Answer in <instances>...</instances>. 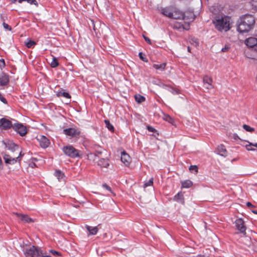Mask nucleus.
Wrapping results in <instances>:
<instances>
[{
    "label": "nucleus",
    "instance_id": "nucleus-1",
    "mask_svg": "<svg viewBox=\"0 0 257 257\" xmlns=\"http://www.w3.org/2000/svg\"><path fill=\"white\" fill-rule=\"evenodd\" d=\"M254 23L255 19L252 15H245L239 19L237 29L240 33L247 32L253 28Z\"/></svg>",
    "mask_w": 257,
    "mask_h": 257
},
{
    "label": "nucleus",
    "instance_id": "nucleus-2",
    "mask_svg": "<svg viewBox=\"0 0 257 257\" xmlns=\"http://www.w3.org/2000/svg\"><path fill=\"white\" fill-rule=\"evenodd\" d=\"M215 28L219 32H227L231 28L230 17L226 16H216L212 20Z\"/></svg>",
    "mask_w": 257,
    "mask_h": 257
},
{
    "label": "nucleus",
    "instance_id": "nucleus-3",
    "mask_svg": "<svg viewBox=\"0 0 257 257\" xmlns=\"http://www.w3.org/2000/svg\"><path fill=\"white\" fill-rule=\"evenodd\" d=\"M62 151L65 155L71 158H82L81 151L76 149L72 145L64 146Z\"/></svg>",
    "mask_w": 257,
    "mask_h": 257
},
{
    "label": "nucleus",
    "instance_id": "nucleus-4",
    "mask_svg": "<svg viewBox=\"0 0 257 257\" xmlns=\"http://www.w3.org/2000/svg\"><path fill=\"white\" fill-rule=\"evenodd\" d=\"M24 154H22V152H19L18 157H13L9 154H5L3 156L5 163L10 165H14L17 162H20L21 159V157L23 156Z\"/></svg>",
    "mask_w": 257,
    "mask_h": 257
},
{
    "label": "nucleus",
    "instance_id": "nucleus-5",
    "mask_svg": "<svg viewBox=\"0 0 257 257\" xmlns=\"http://www.w3.org/2000/svg\"><path fill=\"white\" fill-rule=\"evenodd\" d=\"M25 254L28 257H38L42 254V252L40 248L33 245L26 249Z\"/></svg>",
    "mask_w": 257,
    "mask_h": 257
},
{
    "label": "nucleus",
    "instance_id": "nucleus-6",
    "mask_svg": "<svg viewBox=\"0 0 257 257\" xmlns=\"http://www.w3.org/2000/svg\"><path fill=\"white\" fill-rule=\"evenodd\" d=\"M12 127L21 136H24L27 134L26 127L21 123H14Z\"/></svg>",
    "mask_w": 257,
    "mask_h": 257
},
{
    "label": "nucleus",
    "instance_id": "nucleus-7",
    "mask_svg": "<svg viewBox=\"0 0 257 257\" xmlns=\"http://www.w3.org/2000/svg\"><path fill=\"white\" fill-rule=\"evenodd\" d=\"M63 134L71 138L76 137L80 134V132L75 128H68L63 130Z\"/></svg>",
    "mask_w": 257,
    "mask_h": 257
},
{
    "label": "nucleus",
    "instance_id": "nucleus-8",
    "mask_svg": "<svg viewBox=\"0 0 257 257\" xmlns=\"http://www.w3.org/2000/svg\"><path fill=\"white\" fill-rule=\"evenodd\" d=\"M245 44L248 47L257 52V38L249 37L245 40Z\"/></svg>",
    "mask_w": 257,
    "mask_h": 257
},
{
    "label": "nucleus",
    "instance_id": "nucleus-9",
    "mask_svg": "<svg viewBox=\"0 0 257 257\" xmlns=\"http://www.w3.org/2000/svg\"><path fill=\"white\" fill-rule=\"evenodd\" d=\"M235 225L236 229L238 230L240 233L244 234H245L246 227L244 225V222L242 219H236L235 221Z\"/></svg>",
    "mask_w": 257,
    "mask_h": 257
},
{
    "label": "nucleus",
    "instance_id": "nucleus-10",
    "mask_svg": "<svg viewBox=\"0 0 257 257\" xmlns=\"http://www.w3.org/2000/svg\"><path fill=\"white\" fill-rule=\"evenodd\" d=\"M12 121L6 118H2L0 119V127L4 130H7L13 127Z\"/></svg>",
    "mask_w": 257,
    "mask_h": 257
},
{
    "label": "nucleus",
    "instance_id": "nucleus-11",
    "mask_svg": "<svg viewBox=\"0 0 257 257\" xmlns=\"http://www.w3.org/2000/svg\"><path fill=\"white\" fill-rule=\"evenodd\" d=\"M185 14L174 7L173 12L172 13V19H184Z\"/></svg>",
    "mask_w": 257,
    "mask_h": 257
},
{
    "label": "nucleus",
    "instance_id": "nucleus-12",
    "mask_svg": "<svg viewBox=\"0 0 257 257\" xmlns=\"http://www.w3.org/2000/svg\"><path fill=\"white\" fill-rule=\"evenodd\" d=\"M5 145L8 149L11 151L12 152H18V154H19V152H21L20 151L19 146L18 145L15 144L13 142L9 141L8 143L5 144Z\"/></svg>",
    "mask_w": 257,
    "mask_h": 257
},
{
    "label": "nucleus",
    "instance_id": "nucleus-13",
    "mask_svg": "<svg viewBox=\"0 0 257 257\" xmlns=\"http://www.w3.org/2000/svg\"><path fill=\"white\" fill-rule=\"evenodd\" d=\"M215 152L222 157H225L227 155V151L225 148L224 145L221 144L217 146L216 148Z\"/></svg>",
    "mask_w": 257,
    "mask_h": 257
},
{
    "label": "nucleus",
    "instance_id": "nucleus-14",
    "mask_svg": "<svg viewBox=\"0 0 257 257\" xmlns=\"http://www.w3.org/2000/svg\"><path fill=\"white\" fill-rule=\"evenodd\" d=\"M38 140L39 142L40 146L43 148H46L50 145L49 139L44 136H40Z\"/></svg>",
    "mask_w": 257,
    "mask_h": 257
},
{
    "label": "nucleus",
    "instance_id": "nucleus-15",
    "mask_svg": "<svg viewBox=\"0 0 257 257\" xmlns=\"http://www.w3.org/2000/svg\"><path fill=\"white\" fill-rule=\"evenodd\" d=\"M173 10H174V7L170 6V7H166L165 8L162 9L161 10V13L164 16H165L169 18H172Z\"/></svg>",
    "mask_w": 257,
    "mask_h": 257
},
{
    "label": "nucleus",
    "instance_id": "nucleus-16",
    "mask_svg": "<svg viewBox=\"0 0 257 257\" xmlns=\"http://www.w3.org/2000/svg\"><path fill=\"white\" fill-rule=\"evenodd\" d=\"M16 215L18 217L21 219V220L25 223H31L33 222L34 220L30 218L28 215L26 214H20L16 213Z\"/></svg>",
    "mask_w": 257,
    "mask_h": 257
},
{
    "label": "nucleus",
    "instance_id": "nucleus-17",
    "mask_svg": "<svg viewBox=\"0 0 257 257\" xmlns=\"http://www.w3.org/2000/svg\"><path fill=\"white\" fill-rule=\"evenodd\" d=\"M121 161L125 166H127L130 164L131 159L127 154L123 152L121 154Z\"/></svg>",
    "mask_w": 257,
    "mask_h": 257
},
{
    "label": "nucleus",
    "instance_id": "nucleus-18",
    "mask_svg": "<svg viewBox=\"0 0 257 257\" xmlns=\"http://www.w3.org/2000/svg\"><path fill=\"white\" fill-rule=\"evenodd\" d=\"M85 228L89 232L88 236L91 235H95L98 232L99 228L97 226L92 227L88 225H85Z\"/></svg>",
    "mask_w": 257,
    "mask_h": 257
},
{
    "label": "nucleus",
    "instance_id": "nucleus-19",
    "mask_svg": "<svg viewBox=\"0 0 257 257\" xmlns=\"http://www.w3.org/2000/svg\"><path fill=\"white\" fill-rule=\"evenodd\" d=\"M9 82V76L6 74L3 73L0 75V85H7Z\"/></svg>",
    "mask_w": 257,
    "mask_h": 257
},
{
    "label": "nucleus",
    "instance_id": "nucleus-20",
    "mask_svg": "<svg viewBox=\"0 0 257 257\" xmlns=\"http://www.w3.org/2000/svg\"><path fill=\"white\" fill-rule=\"evenodd\" d=\"M97 164L101 167L107 168L109 165V160L105 159H100L98 161Z\"/></svg>",
    "mask_w": 257,
    "mask_h": 257
},
{
    "label": "nucleus",
    "instance_id": "nucleus-21",
    "mask_svg": "<svg viewBox=\"0 0 257 257\" xmlns=\"http://www.w3.org/2000/svg\"><path fill=\"white\" fill-rule=\"evenodd\" d=\"M173 200L174 201L184 203V197L183 194L181 192L178 193L174 197Z\"/></svg>",
    "mask_w": 257,
    "mask_h": 257
},
{
    "label": "nucleus",
    "instance_id": "nucleus-22",
    "mask_svg": "<svg viewBox=\"0 0 257 257\" xmlns=\"http://www.w3.org/2000/svg\"><path fill=\"white\" fill-rule=\"evenodd\" d=\"M181 184L182 188H188L193 185V183L191 180H187L181 182Z\"/></svg>",
    "mask_w": 257,
    "mask_h": 257
},
{
    "label": "nucleus",
    "instance_id": "nucleus-23",
    "mask_svg": "<svg viewBox=\"0 0 257 257\" xmlns=\"http://www.w3.org/2000/svg\"><path fill=\"white\" fill-rule=\"evenodd\" d=\"M166 64L165 63H163L160 64H154L153 65V68L157 70H160L161 71H163L165 70Z\"/></svg>",
    "mask_w": 257,
    "mask_h": 257
},
{
    "label": "nucleus",
    "instance_id": "nucleus-24",
    "mask_svg": "<svg viewBox=\"0 0 257 257\" xmlns=\"http://www.w3.org/2000/svg\"><path fill=\"white\" fill-rule=\"evenodd\" d=\"M55 175L59 181H61L64 179V174L61 171L59 170H56L55 172Z\"/></svg>",
    "mask_w": 257,
    "mask_h": 257
},
{
    "label": "nucleus",
    "instance_id": "nucleus-25",
    "mask_svg": "<svg viewBox=\"0 0 257 257\" xmlns=\"http://www.w3.org/2000/svg\"><path fill=\"white\" fill-rule=\"evenodd\" d=\"M86 156H87V159H88L89 161H90L92 162H94L95 161L97 158V156H96V154L91 153L88 154L86 155Z\"/></svg>",
    "mask_w": 257,
    "mask_h": 257
},
{
    "label": "nucleus",
    "instance_id": "nucleus-26",
    "mask_svg": "<svg viewBox=\"0 0 257 257\" xmlns=\"http://www.w3.org/2000/svg\"><path fill=\"white\" fill-rule=\"evenodd\" d=\"M135 100L139 103L145 101V100L146 99L145 97H144L143 96H142L140 94L135 95Z\"/></svg>",
    "mask_w": 257,
    "mask_h": 257
},
{
    "label": "nucleus",
    "instance_id": "nucleus-27",
    "mask_svg": "<svg viewBox=\"0 0 257 257\" xmlns=\"http://www.w3.org/2000/svg\"><path fill=\"white\" fill-rule=\"evenodd\" d=\"M57 96L58 97L63 96L67 98H71L70 95L68 92H63L62 91H58L57 93Z\"/></svg>",
    "mask_w": 257,
    "mask_h": 257
},
{
    "label": "nucleus",
    "instance_id": "nucleus-28",
    "mask_svg": "<svg viewBox=\"0 0 257 257\" xmlns=\"http://www.w3.org/2000/svg\"><path fill=\"white\" fill-rule=\"evenodd\" d=\"M203 82L204 84H206L207 83H212L213 82L212 79L211 77L208 76L207 75L204 76L203 78Z\"/></svg>",
    "mask_w": 257,
    "mask_h": 257
},
{
    "label": "nucleus",
    "instance_id": "nucleus-29",
    "mask_svg": "<svg viewBox=\"0 0 257 257\" xmlns=\"http://www.w3.org/2000/svg\"><path fill=\"white\" fill-rule=\"evenodd\" d=\"M59 65V62L58 61L57 59L53 57V60L51 63V67L52 68H55L57 67Z\"/></svg>",
    "mask_w": 257,
    "mask_h": 257
},
{
    "label": "nucleus",
    "instance_id": "nucleus-30",
    "mask_svg": "<svg viewBox=\"0 0 257 257\" xmlns=\"http://www.w3.org/2000/svg\"><path fill=\"white\" fill-rule=\"evenodd\" d=\"M104 122L106 124V126L110 131H111V132L114 131V127H113V125L110 123L109 120H105Z\"/></svg>",
    "mask_w": 257,
    "mask_h": 257
},
{
    "label": "nucleus",
    "instance_id": "nucleus-31",
    "mask_svg": "<svg viewBox=\"0 0 257 257\" xmlns=\"http://www.w3.org/2000/svg\"><path fill=\"white\" fill-rule=\"evenodd\" d=\"M36 45V43L32 40H29L27 43H26V46L28 48H30L34 47Z\"/></svg>",
    "mask_w": 257,
    "mask_h": 257
},
{
    "label": "nucleus",
    "instance_id": "nucleus-32",
    "mask_svg": "<svg viewBox=\"0 0 257 257\" xmlns=\"http://www.w3.org/2000/svg\"><path fill=\"white\" fill-rule=\"evenodd\" d=\"M27 2L28 3H29L31 5H37L38 3L37 2L36 0H19L18 2L19 3H22L23 2Z\"/></svg>",
    "mask_w": 257,
    "mask_h": 257
},
{
    "label": "nucleus",
    "instance_id": "nucleus-33",
    "mask_svg": "<svg viewBox=\"0 0 257 257\" xmlns=\"http://www.w3.org/2000/svg\"><path fill=\"white\" fill-rule=\"evenodd\" d=\"M190 42L191 43V44L192 45H193L195 47H197L199 45V42H198V40L195 38H192L190 40Z\"/></svg>",
    "mask_w": 257,
    "mask_h": 257
},
{
    "label": "nucleus",
    "instance_id": "nucleus-34",
    "mask_svg": "<svg viewBox=\"0 0 257 257\" xmlns=\"http://www.w3.org/2000/svg\"><path fill=\"white\" fill-rule=\"evenodd\" d=\"M243 128L247 132H252L254 131V129L253 127H251L249 125L247 124H243Z\"/></svg>",
    "mask_w": 257,
    "mask_h": 257
},
{
    "label": "nucleus",
    "instance_id": "nucleus-35",
    "mask_svg": "<svg viewBox=\"0 0 257 257\" xmlns=\"http://www.w3.org/2000/svg\"><path fill=\"white\" fill-rule=\"evenodd\" d=\"M139 56L141 60L144 62H148V59L146 57V55L143 52L139 53Z\"/></svg>",
    "mask_w": 257,
    "mask_h": 257
},
{
    "label": "nucleus",
    "instance_id": "nucleus-36",
    "mask_svg": "<svg viewBox=\"0 0 257 257\" xmlns=\"http://www.w3.org/2000/svg\"><path fill=\"white\" fill-rule=\"evenodd\" d=\"M153 178H152L148 182H146L144 184V187H147L148 186H152L153 185Z\"/></svg>",
    "mask_w": 257,
    "mask_h": 257
},
{
    "label": "nucleus",
    "instance_id": "nucleus-37",
    "mask_svg": "<svg viewBox=\"0 0 257 257\" xmlns=\"http://www.w3.org/2000/svg\"><path fill=\"white\" fill-rule=\"evenodd\" d=\"M189 170L191 172H193V171H194L195 172L197 173L198 172V168L196 165H191L189 167Z\"/></svg>",
    "mask_w": 257,
    "mask_h": 257
},
{
    "label": "nucleus",
    "instance_id": "nucleus-38",
    "mask_svg": "<svg viewBox=\"0 0 257 257\" xmlns=\"http://www.w3.org/2000/svg\"><path fill=\"white\" fill-rule=\"evenodd\" d=\"M252 9L257 11V0H252L251 2Z\"/></svg>",
    "mask_w": 257,
    "mask_h": 257
},
{
    "label": "nucleus",
    "instance_id": "nucleus-39",
    "mask_svg": "<svg viewBox=\"0 0 257 257\" xmlns=\"http://www.w3.org/2000/svg\"><path fill=\"white\" fill-rule=\"evenodd\" d=\"M3 25L4 28H5V29H6V30H9V31L12 30L11 27L8 24L4 22L3 23Z\"/></svg>",
    "mask_w": 257,
    "mask_h": 257
},
{
    "label": "nucleus",
    "instance_id": "nucleus-40",
    "mask_svg": "<svg viewBox=\"0 0 257 257\" xmlns=\"http://www.w3.org/2000/svg\"><path fill=\"white\" fill-rule=\"evenodd\" d=\"M252 143H249L245 146L246 149L248 151H254L255 149L252 148Z\"/></svg>",
    "mask_w": 257,
    "mask_h": 257
},
{
    "label": "nucleus",
    "instance_id": "nucleus-41",
    "mask_svg": "<svg viewBox=\"0 0 257 257\" xmlns=\"http://www.w3.org/2000/svg\"><path fill=\"white\" fill-rule=\"evenodd\" d=\"M204 87L207 89H211L213 88V85L212 83H207L206 84H204Z\"/></svg>",
    "mask_w": 257,
    "mask_h": 257
},
{
    "label": "nucleus",
    "instance_id": "nucleus-42",
    "mask_svg": "<svg viewBox=\"0 0 257 257\" xmlns=\"http://www.w3.org/2000/svg\"><path fill=\"white\" fill-rule=\"evenodd\" d=\"M147 129L150 132L154 133L156 131V130L153 127L150 125L147 126Z\"/></svg>",
    "mask_w": 257,
    "mask_h": 257
},
{
    "label": "nucleus",
    "instance_id": "nucleus-43",
    "mask_svg": "<svg viewBox=\"0 0 257 257\" xmlns=\"http://www.w3.org/2000/svg\"><path fill=\"white\" fill-rule=\"evenodd\" d=\"M230 47L228 46L225 45L224 47L222 48L221 49V51L223 52H227L229 49Z\"/></svg>",
    "mask_w": 257,
    "mask_h": 257
},
{
    "label": "nucleus",
    "instance_id": "nucleus-44",
    "mask_svg": "<svg viewBox=\"0 0 257 257\" xmlns=\"http://www.w3.org/2000/svg\"><path fill=\"white\" fill-rule=\"evenodd\" d=\"M143 37L145 41L149 44H151V40L147 37L143 35Z\"/></svg>",
    "mask_w": 257,
    "mask_h": 257
},
{
    "label": "nucleus",
    "instance_id": "nucleus-45",
    "mask_svg": "<svg viewBox=\"0 0 257 257\" xmlns=\"http://www.w3.org/2000/svg\"><path fill=\"white\" fill-rule=\"evenodd\" d=\"M102 186L104 188L107 189V190L111 191V188L110 187L107 185L106 184H104L102 185Z\"/></svg>",
    "mask_w": 257,
    "mask_h": 257
},
{
    "label": "nucleus",
    "instance_id": "nucleus-46",
    "mask_svg": "<svg viewBox=\"0 0 257 257\" xmlns=\"http://www.w3.org/2000/svg\"><path fill=\"white\" fill-rule=\"evenodd\" d=\"M170 91L173 93V94H178L179 92H178V91L176 89H175L174 88H171V90H170Z\"/></svg>",
    "mask_w": 257,
    "mask_h": 257
},
{
    "label": "nucleus",
    "instance_id": "nucleus-47",
    "mask_svg": "<svg viewBox=\"0 0 257 257\" xmlns=\"http://www.w3.org/2000/svg\"><path fill=\"white\" fill-rule=\"evenodd\" d=\"M246 206H247V207H251V208H252V207H255V206H254L253 205H252V204L250 202H247L246 203Z\"/></svg>",
    "mask_w": 257,
    "mask_h": 257
},
{
    "label": "nucleus",
    "instance_id": "nucleus-48",
    "mask_svg": "<svg viewBox=\"0 0 257 257\" xmlns=\"http://www.w3.org/2000/svg\"><path fill=\"white\" fill-rule=\"evenodd\" d=\"M182 26V25H180V24L179 23H177L175 25V27H176V28L177 29H180L181 28V27Z\"/></svg>",
    "mask_w": 257,
    "mask_h": 257
},
{
    "label": "nucleus",
    "instance_id": "nucleus-49",
    "mask_svg": "<svg viewBox=\"0 0 257 257\" xmlns=\"http://www.w3.org/2000/svg\"><path fill=\"white\" fill-rule=\"evenodd\" d=\"M52 253L54 254H57L58 255H60V253L58 252V251H56L55 250H52Z\"/></svg>",
    "mask_w": 257,
    "mask_h": 257
},
{
    "label": "nucleus",
    "instance_id": "nucleus-50",
    "mask_svg": "<svg viewBox=\"0 0 257 257\" xmlns=\"http://www.w3.org/2000/svg\"><path fill=\"white\" fill-rule=\"evenodd\" d=\"M0 62L2 63L3 65H4V66L5 65V62L4 59H0Z\"/></svg>",
    "mask_w": 257,
    "mask_h": 257
},
{
    "label": "nucleus",
    "instance_id": "nucleus-51",
    "mask_svg": "<svg viewBox=\"0 0 257 257\" xmlns=\"http://www.w3.org/2000/svg\"><path fill=\"white\" fill-rule=\"evenodd\" d=\"M196 257H209L208 256H205L204 255H198Z\"/></svg>",
    "mask_w": 257,
    "mask_h": 257
},
{
    "label": "nucleus",
    "instance_id": "nucleus-52",
    "mask_svg": "<svg viewBox=\"0 0 257 257\" xmlns=\"http://www.w3.org/2000/svg\"><path fill=\"white\" fill-rule=\"evenodd\" d=\"M252 146L255 147L257 148V143L252 144Z\"/></svg>",
    "mask_w": 257,
    "mask_h": 257
},
{
    "label": "nucleus",
    "instance_id": "nucleus-53",
    "mask_svg": "<svg viewBox=\"0 0 257 257\" xmlns=\"http://www.w3.org/2000/svg\"><path fill=\"white\" fill-rule=\"evenodd\" d=\"M35 166H36V165H35V163H32V164H31V167H32V168H33V167H35Z\"/></svg>",
    "mask_w": 257,
    "mask_h": 257
},
{
    "label": "nucleus",
    "instance_id": "nucleus-54",
    "mask_svg": "<svg viewBox=\"0 0 257 257\" xmlns=\"http://www.w3.org/2000/svg\"><path fill=\"white\" fill-rule=\"evenodd\" d=\"M187 49L188 52H191V48L189 46L188 47Z\"/></svg>",
    "mask_w": 257,
    "mask_h": 257
},
{
    "label": "nucleus",
    "instance_id": "nucleus-55",
    "mask_svg": "<svg viewBox=\"0 0 257 257\" xmlns=\"http://www.w3.org/2000/svg\"><path fill=\"white\" fill-rule=\"evenodd\" d=\"M17 0H11L12 3H15Z\"/></svg>",
    "mask_w": 257,
    "mask_h": 257
},
{
    "label": "nucleus",
    "instance_id": "nucleus-56",
    "mask_svg": "<svg viewBox=\"0 0 257 257\" xmlns=\"http://www.w3.org/2000/svg\"><path fill=\"white\" fill-rule=\"evenodd\" d=\"M252 212L255 214H257V210H252Z\"/></svg>",
    "mask_w": 257,
    "mask_h": 257
},
{
    "label": "nucleus",
    "instance_id": "nucleus-57",
    "mask_svg": "<svg viewBox=\"0 0 257 257\" xmlns=\"http://www.w3.org/2000/svg\"><path fill=\"white\" fill-rule=\"evenodd\" d=\"M256 81H257V74H256Z\"/></svg>",
    "mask_w": 257,
    "mask_h": 257
}]
</instances>
